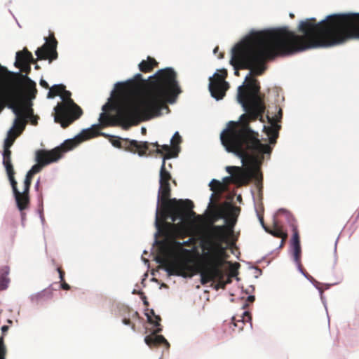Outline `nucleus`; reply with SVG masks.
Masks as SVG:
<instances>
[{
    "mask_svg": "<svg viewBox=\"0 0 359 359\" xmlns=\"http://www.w3.org/2000/svg\"><path fill=\"white\" fill-rule=\"evenodd\" d=\"M299 31L304 36L287 27L252 32L232 49L230 63L235 75L239 76V69H250L251 73L262 75L266 62L276 56L359 39V13L333 14L320 22L316 18L306 19L300 22Z\"/></svg>",
    "mask_w": 359,
    "mask_h": 359,
    "instance_id": "obj_1",
    "label": "nucleus"
},
{
    "mask_svg": "<svg viewBox=\"0 0 359 359\" xmlns=\"http://www.w3.org/2000/svg\"><path fill=\"white\" fill-rule=\"evenodd\" d=\"M251 72L245 78L246 84L238 89L237 100L245 114L240 116L238 121H229L222 132L220 139L228 152L237 155L245 165L248 163L251 168L238 166H227L226 170L231 176L233 182L238 186L248 184L252 178L257 186L262 187V174L259 171L264 161V155H270L272 148L262 144L258 133L250 126L251 121L259 119L264 123L263 115L266 106L264 95L260 94V86L257 79L251 76Z\"/></svg>",
    "mask_w": 359,
    "mask_h": 359,
    "instance_id": "obj_2",
    "label": "nucleus"
},
{
    "mask_svg": "<svg viewBox=\"0 0 359 359\" xmlns=\"http://www.w3.org/2000/svg\"><path fill=\"white\" fill-rule=\"evenodd\" d=\"M171 175L162 163L160 169L159 189L158 201H161V210L157 208L156 214L155 226L156 232L152 247H184L187 242L181 243L178 240L185 236V230L179 224L168 222L166 220L171 219L172 222L177 220L184 221L196 217L199 221L202 216L196 215L192 210L194 203L189 199L177 200L170 198L171 188L170 181Z\"/></svg>",
    "mask_w": 359,
    "mask_h": 359,
    "instance_id": "obj_3",
    "label": "nucleus"
},
{
    "mask_svg": "<svg viewBox=\"0 0 359 359\" xmlns=\"http://www.w3.org/2000/svg\"><path fill=\"white\" fill-rule=\"evenodd\" d=\"M240 212L239 207L229 202L212 205L206 222L196 231L198 247H237L240 231H235V226Z\"/></svg>",
    "mask_w": 359,
    "mask_h": 359,
    "instance_id": "obj_4",
    "label": "nucleus"
},
{
    "mask_svg": "<svg viewBox=\"0 0 359 359\" xmlns=\"http://www.w3.org/2000/svg\"><path fill=\"white\" fill-rule=\"evenodd\" d=\"M150 86L139 104L126 101L118 108L114 116H110L105 112L101 113L99 118L100 123L103 126L118 124L128 128L158 115L162 103L163 91L158 86Z\"/></svg>",
    "mask_w": 359,
    "mask_h": 359,
    "instance_id": "obj_5",
    "label": "nucleus"
},
{
    "mask_svg": "<svg viewBox=\"0 0 359 359\" xmlns=\"http://www.w3.org/2000/svg\"><path fill=\"white\" fill-rule=\"evenodd\" d=\"M99 130L100 126L94 125L90 128L82 130L75 138L65 140L59 147L51 150L39 149L36 151L35 160L36 164L32 167L25 176L23 191L20 192L18 190V194H13L17 207L20 211L22 212L29 208L30 203L29 193L34 175L40 172L44 166L57 162L63 156L65 153L72 149L83 141L100 135Z\"/></svg>",
    "mask_w": 359,
    "mask_h": 359,
    "instance_id": "obj_6",
    "label": "nucleus"
},
{
    "mask_svg": "<svg viewBox=\"0 0 359 359\" xmlns=\"http://www.w3.org/2000/svg\"><path fill=\"white\" fill-rule=\"evenodd\" d=\"M37 94L36 83L20 72L9 71L0 65V97L22 105L29 104Z\"/></svg>",
    "mask_w": 359,
    "mask_h": 359,
    "instance_id": "obj_7",
    "label": "nucleus"
},
{
    "mask_svg": "<svg viewBox=\"0 0 359 359\" xmlns=\"http://www.w3.org/2000/svg\"><path fill=\"white\" fill-rule=\"evenodd\" d=\"M176 78V72L172 68L158 70L154 76H150L149 80L143 79L141 74H135L134 81L132 82H136L138 85L144 86V90L140 99L137 102L133 101V102L135 104L140 102L151 86L150 85L158 86L160 90L163 91L162 103L158 114L155 117L159 116L161 114V109L166 107V102H173L175 97L181 93ZM131 101L133 102V100Z\"/></svg>",
    "mask_w": 359,
    "mask_h": 359,
    "instance_id": "obj_8",
    "label": "nucleus"
},
{
    "mask_svg": "<svg viewBox=\"0 0 359 359\" xmlns=\"http://www.w3.org/2000/svg\"><path fill=\"white\" fill-rule=\"evenodd\" d=\"M71 95V92L65 88L60 95L62 102L58 103L54 108L55 121L60 123L63 128H67L83 114L82 109L74 102Z\"/></svg>",
    "mask_w": 359,
    "mask_h": 359,
    "instance_id": "obj_9",
    "label": "nucleus"
},
{
    "mask_svg": "<svg viewBox=\"0 0 359 359\" xmlns=\"http://www.w3.org/2000/svg\"><path fill=\"white\" fill-rule=\"evenodd\" d=\"M6 107L11 109L16 116L13 126L11 129H13L14 133L20 135L25 128L27 123L26 116H33L32 107H30L29 104L25 103L22 105H20L17 104L16 102L8 101L0 97V113Z\"/></svg>",
    "mask_w": 359,
    "mask_h": 359,
    "instance_id": "obj_10",
    "label": "nucleus"
},
{
    "mask_svg": "<svg viewBox=\"0 0 359 359\" xmlns=\"http://www.w3.org/2000/svg\"><path fill=\"white\" fill-rule=\"evenodd\" d=\"M226 76L227 71L223 69L219 70V73H215L210 78L209 90L211 95L217 100L224 97L229 88V83L224 81Z\"/></svg>",
    "mask_w": 359,
    "mask_h": 359,
    "instance_id": "obj_11",
    "label": "nucleus"
},
{
    "mask_svg": "<svg viewBox=\"0 0 359 359\" xmlns=\"http://www.w3.org/2000/svg\"><path fill=\"white\" fill-rule=\"evenodd\" d=\"M112 145L119 149H123L133 153H137L139 156L146 155L150 144L148 142H138L128 139L117 137L111 140Z\"/></svg>",
    "mask_w": 359,
    "mask_h": 359,
    "instance_id": "obj_12",
    "label": "nucleus"
},
{
    "mask_svg": "<svg viewBox=\"0 0 359 359\" xmlns=\"http://www.w3.org/2000/svg\"><path fill=\"white\" fill-rule=\"evenodd\" d=\"M57 41L51 34L48 38H46L45 43L39 48L35 53L37 56V60H48L50 62L57 58Z\"/></svg>",
    "mask_w": 359,
    "mask_h": 359,
    "instance_id": "obj_13",
    "label": "nucleus"
},
{
    "mask_svg": "<svg viewBox=\"0 0 359 359\" xmlns=\"http://www.w3.org/2000/svg\"><path fill=\"white\" fill-rule=\"evenodd\" d=\"M283 116V111L281 108L278 109L277 114L274 117L266 116L267 120L270 126H264V131L267 135L269 139L270 144H275L278 137L279 130L281 126L278 122L281 121Z\"/></svg>",
    "mask_w": 359,
    "mask_h": 359,
    "instance_id": "obj_14",
    "label": "nucleus"
},
{
    "mask_svg": "<svg viewBox=\"0 0 359 359\" xmlns=\"http://www.w3.org/2000/svg\"><path fill=\"white\" fill-rule=\"evenodd\" d=\"M3 164L6 168V171L10 181L13 194H18V183L15 180V170L11 162V156H3Z\"/></svg>",
    "mask_w": 359,
    "mask_h": 359,
    "instance_id": "obj_15",
    "label": "nucleus"
},
{
    "mask_svg": "<svg viewBox=\"0 0 359 359\" xmlns=\"http://www.w3.org/2000/svg\"><path fill=\"white\" fill-rule=\"evenodd\" d=\"M36 60L33 57L31 52L27 48H24L22 50L18 51L15 55V61L14 65L16 67L22 66L27 63L36 64Z\"/></svg>",
    "mask_w": 359,
    "mask_h": 359,
    "instance_id": "obj_16",
    "label": "nucleus"
},
{
    "mask_svg": "<svg viewBox=\"0 0 359 359\" xmlns=\"http://www.w3.org/2000/svg\"><path fill=\"white\" fill-rule=\"evenodd\" d=\"M154 147H156V152L163 155V162L165 163V159L177 157L178 155V149H173L172 146L170 147L168 144L160 145L158 142L151 144Z\"/></svg>",
    "mask_w": 359,
    "mask_h": 359,
    "instance_id": "obj_17",
    "label": "nucleus"
},
{
    "mask_svg": "<svg viewBox=\"0 0 359 359\" xmlns=\"http://www.w3.org/2000/svg\"><path fill=\"white\" fill-rule=\"evenodd\" d=\"M265 230L273 236L280 238L281 242L279 247H283L285 242L287 238V234L284 231L283 226L275 223L271 228L265 227Z\"/></svg>",
    "mask_w": 359,
    "mask_h": 359,
    "instance_id": "obj_18",
    "label": "nucleus"
},
{
    "mask_svg": "<svg viewBox=\"0 0 359 359\" xmlns=\"http://www.w3.org/2000/svg\"><path fill=\"white\" fill-rule=\"evenodd\" d=\"M158 66L156 60L148 56L146 60H142L138 65L139 69L144 73H148L153 71L154 68Z\"/></svg>",
    "mask_w": 359,
    "mask_h": 359,
    "instance_id": "obj_19",
    "label": "nucleus"
},
{
    "mask_svg": "<svg viewBox=\"0 0 359 359\" xmlns=\"http://www.w3.org/2000/svg\"><path fill=\"white\" fill-rule=\"evenodd\" d=\"M65 86L62 84L53 86L50 88L49 92L48 93L47 97L48 98H53L57 95L60 96L62 91L65 90Z\"/></svg>",
    "mask_w": 359,
    "mask_h": 359,
    "instance_id": "obj_20",
    "label": "nucleus"
},
{
    "mask_svg": "<svg viewBox=\"0 0 359 359\" xmlns=\"http://www.w3.org/2000/svg\"><path fill=\"white\" fill-rule=\"evenodd\" d=\"M292 236L290 240L292 247H300L299 233L296 224H292Z\"/></svg>",
    "mask_w": 359,
    "mask_h": 359,
    "instance_id": "obj_21",
    "label": "nucleus"
},
{
    "mask_svg": "<svg viewBox=\"0 0 359 359\" xmlns=\"http://www.w3.org/2000/svg\"><path fill=\"white\" fill-rule=\"evenodd\" d=\"M19 135L20 134L13 132V129H10L4 140V147H11Z\"/></svg>",
    "mask_w": 359,
    "mask_h": 359,
    "instance_id": "obj_22",
    "label": "nucleus"
},
{
    "mask_svg": "<svg viewBox=\"0 0 359 359\" xmlns=\"http://www.w3.org/2000/svg\"><path fill=\"white\" fill-rule=\"evenodd\" d=\"M182 142V137L178 132H176L171 139V144L172 145L173 149H178L180 151L179 144Z\"/></svg>",
    "mask_w": 359,
    "mask_h": 359,
    "instance_id": "obj_23",
    "label": "nucleus"
},
{
    "mask_svg": "<svg viewBox=\"0 0 359 359\" xmlns=\"http://www.w3.org/2000/svg\"><path fill=\"white\" fill-rule=\"evenodd\" d=\"M210 187L212 191H215L220 189L222 187V184L219 181L217 180H212L210 183Z\"/></svg>",
    "mask_w": 359,
    "mask_h": 359,
    "instance_id": "obj_24",
    "label": "nucleus"
},
{
    "mask_svg": "<svg viewBox=\"0 0 359 359\" xmlns=\"http://www.w3.org/2000/svg\"><path fill=\"white\" fill-rule=\"evenodd\" d=\"M31 64L32 63H27L22 65V66H20L18 68L20 69V73L25 72L26 76L29 74L31 72Z\"/></svg>",
    "mask_w": 359,
    "mask_h": 359,
    "instance_id": "obj_25",
    "label": "nucleus"
},
{
    "mask_svg": "<svg viewBox=\"0 0 359 359\" xmlns=\"http://www.w3.org/2000/svg\"><path fill=\"white\" fill-rule=\"evenodd\" d=\"M29 118L30 120V122L32 125L36 126L37 125V120L39 117L37 116H35L33 114V116H27L26 119Z\"/></svg>",
    "mask_w": 359,
    "mask_h": 359,
    "instance_id": "obj_26",
    "label": "nucleus"
},
{
    "mask_svg": "<svg viewBox=\"0 0 359 359\" xmlns=\"http://www.w3.org/2000/svg\"><path fill=\"white\" fill-rule=\"evenodd\" d=\"M10 148L11 147H4L3 156L11 157V151L10 150Z\"/></svg>",
    "mask_w": 359,
    "mask_h": 359,
    "instance_id": "obj_27",
    "label": "nucleus"
},
{
    "mask_svg": "<svg viewBox=\"0 0 359 359\" xmlns=\"http://www.w3.org/2000/svg\"><path fill=\"white\" fill-rule=\"evenodd\" d=\"M40 83V85H41L43 88H46V89H49V90H50V86H49L48 83L45 80H43V79H41V81H40V83Z\"/></svg>",
    "mask_w": 359,
    "mask_h": 359,
    "instance_id": "obj_28",
    "label": "nucleus"
},
{
    "mask_svg": "<svg viewBox=\"0 0 359 359\" xmlns=\"http://www.w3.org/2000/svg\"><path fill=\"white\" fill-rule=\"evenodd\" d=\"M111 106L109 104V103H107L103 105L102 107V111L105 113H107V111L111 109Z\"/></svg>",
    "mask_w": 359,
    "mask_h": 359,
    "instance_id": "obj_29",
    "label": "nucleus"
},
{
    "mask_svg": "<svg viewBox=\"0 0 359 359\" xmlns=\"http://www.w3.org/2000/svg\"><path fill=\"white\" fill-rule=\"evenodd\" d=\"M259 221H260L262 225L263 226V227L265 229L266 226H265V225L264 224V219H263L262 217H259Z\"/></svg>",
    "mask_w": 359,
    "mask_h": 359,
    "instance_id": "obj_30",
    "label": "nucleus"
},
{
    "mask_svg": "<svg viewBox=\"0 0 359 359\" xmlns=\"http://www.w3.org/2000/svg\"><path fill=\"white\" fill-rule=\"evenodd\" d=\"M141 130H142V133L143 135H145V134H146V133H147V130H146V128H142Z\"/></svg>",
    "mask_w": 359,
    "mask_h": 359,
    "instance_id": "obj_31",
    "label": "nucleus"
},
{
    "mask_svg": "<svg viewBox=\"0 0 359 359\" xmlns=\"http://www.w3.org/2000/svg\"><path fill=\"white\" fill-rule=\"evenodd\" d=\"M39 180H38L36 184V189L39 188Z\"/></svg>",
    "mask_w": 359,
    "mask_h": 359,
    "instance_id": "obj_32",
    "label": "nucleus"
},
{
    "mask_svg": "<svg viewBox=\"0 0 359 359\" xmlns=\"http://www.w3.org/2000/svg\"><path fill=\"white\" fill-rule=\"evenodd\" d=\"M224 57V53H220L219 58H223Z\"/></svg>",
    "mask_w": 359,
    "mask_h": 359,
    "instance_id": "obj_33",
    "label": "nucleus"
},
{
    "mask_svg": "<svg viewBox=\"0 0 359 359\" xmlns=\"http://www.w3.org/2000/svg\"><path fill=\"white\" fill-rule=\"evenodd\" d=\"M218 50V47H216L215 49H214V53H216V52H217Z\"/></svg>",
    "mask_w": 359,
    "mask_h": 359,
    "instance_id": "obj_34",
    "label": "nucleus"
},
{
    "mask_svg": "<svg viewBox=\"0 0 359 359\" xmlns=\"http://www.w3.org/2000/svg\"><path fill=\"white\" fill-rule=\"evenodd\" d=\"M35 69H40V67H39V66L38 65H35Z\"/></svg>",
    "mask_w": 359,
    "mask_h": 359,
    "instance_id": "obj_35",
    "label": "nucleus"
},
{
    "mask_svg": "<svg viewBox=\"0 0 359 359\" xmlns=\"http://www.w3.org/2000/svg\"><path fill=\"white\" fill-rule=\"evenodd\" d=\"M290 18H293L294 17V14H292V13H290Z\"/></svg>",
    "mask_w": 359,
    "mask_h": 359,
    "instance_id": "obj_36",
    "label": "nucleus"
}]
</instances>
